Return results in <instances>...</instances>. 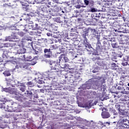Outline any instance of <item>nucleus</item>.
<instances>
[{
  "label": "nucleus",
  "instance_id": "nucleus-1",
  "mask_svg": "<svg viewBox=\"0 0 129 129\" xmlns=\"http://www.w3.org/2000/svg\"><path fill=\"white\" fill-rule=\"evenodd\" d=\"M104 77H105V76L103 75L101 77H98L97 79L98 80H96L95 79H90L85 84L82 85V87L84 89H93L95 86L99 87L100 86V85L99 84L100 82L101 83L105 82Z\"/></svg>",
  "mask_w": 129,
  "mask_h": 129
},
{
  "label": "nucleus",
  "instance_id": "nucleus-2",
  "mask_svg": "<svg viewBox=\"0 0 129 129\" xmlns=\"http://www.w3.org/2000/svg\"><path fill=\"white\" fill-rule=\"evenodd\" d=\"M0 108L2 109H5L6 111H8V112H20L21 109H20V106L19 104L14 102L12 106L9 107L8 108H6L5 106V103L1 102L0 103Z\"/></svg>",
  "mask_w": 129,
  "mask_h": 129
},
{
  "label": "nucleus",
  "instance_id": "nucleus-3",
  "mask_svg": "<svg viewBox=\"0 0 129 129\" xmlns=\"http://www.w3.org/2000/svg\"><path fill=\"white\" fill-rule=\"evenodd\" d=\"M88 30L86 28H85L84 30H83L82 37L83 38V45H84V48L87 51H89V49H91L92 46L91 44H90L88 41H87V38L86 36H88Z\"/></svg>",
  "mask_w": 129,
  "mask_h": 129
},
{
  "label": "nucleus",
  "instance_id": "nucleus-4",
  "mask_svg": "<svg viewBox=\"0 0 129 129\" xmlns=\"http://www.w3.org/2000/svg\"><path fill=\"white\" fill-rule=\"evenodd\" d=\"M85 7L87 6L88 12L90 13H95L97 12V9L94 8V1L92 0H84Z\"/></svg>",
  "mask_w": 129,
  "mask_h": 129
},
{
  "label": "nucleus",
  "instance_id": "nucleus-5",
  "mask_svg": "<svg viewBox=\"0 0 129 129\" xmlns=\"http://www.w3.org/2000/svg\"><path fill=\"white\" fill-rule=\"evenodd\" d=\"M119 129H126L129 128V120L127 119H121L116 124Z\"/></svg>",
  "mask_w": 129,
  "mask_h": 129
},
{
  "label": "nucleus",
  "instance_id": "nucleus-6",
  "mask_svg": "<svg viewBox=\"0 0 129 129\" xmlns=\"http://www.w3.org/2000/svg\"><path fill=\"white\" fill-rule=\"evenodd\" d=\"M34 93H37V90H35V89H31L29 90H27L26 91V92L24 93V94H23L24 98L22 97V95L21 94H19V95H20L21 98H22V101H22L24 99H32V97H33V96H34Z\"/></svg>",
  "mask_w": 129,
  "mask_h": 129
},
{
  "label": "nucleus",
  "instance_id": "nucleus-7",
  "mask_svg": "<svg viewBox=\"0 0 129 129\" xmlns=\"http://www.w3.org/2000/svg\"><path fill=\"white\" fill-rule=\"evenodd\" d=\"M2 91H5V92H10L11 94L14 95H13L14 98L17 100H18V101H22V100H23V98L21 97V95H20V94L15 91L12 92L9 88H3Z\"/></svg>",
  "mask_w": 129,
  "mask_h": 129
},
{
  "label": "nucleus",
  "instance_id": "nucleus-8",
  "mask_svg": "<svg viewBox=\"0 0 129 129\" xmlns=\"http://www.w3.org/2000/svg\"><path fill=\"white\" fill-rule=\"evenodd\" d=\"M48 63L51 66V70H53V72L56 73L57 74H61V70L58 69L57 63L55 60H49Z\"/></svg>",
  "mask_w": 129,
  "mask_h": 129
},
{
  "label": "nucleus",
  "instance_id": "nucleus-9",
  "mask_svg": "<svg viewBox=\"0 0 129 129\" xmlns=\"http://www.w3.org/2000/svg\"><path fill=\"white\" fill-rule=\"evenodd\" d=\"M37 76L38 77L37 79L38 83H39V84H43V83L44 82V81L43 80H46V78H47V77H49V75L47 73H45L42 75L39 74Z\"/></svg>",
  "mask_w": 129,
  "mask_h": 129
},
{
  "label": "nucleus",
  "instance_id": "nucleus-10",
  "mask_svg": "<svg viewBox=\"0 0 129 129\" xmlns=\"http://www.w3.org/2000/svg\"><path fill=\"white\" fill-rule=\"evenodd\" d=\"M9 116H8V115H6V117L7 118H9L11 117V118H13L15 120H18V119H22V116L23 115L22 114H14V113H9Z\"/></svg>",
  "mask_w": 129,
  "mask_h": 129
},
{
  "label": "nucleus",
  "instance_id": "nucleus-11",
  "mask_svg": "<svg viewBox=\"0 0 129 129\" xmlns=\"http://www.w3.org/2000/svg\"><path fill=\"white\" fill-rule=\"evenodd\" d=\"M50 89H51V90H55L57 91L58 90H61L62 89V87H61V85H60L59 83L54 82L53 83L51 84Z\"/></svg>",
  "mask_w": 129,
  "mask_h": 129
},
{
  "label": "nucleus",
  "instance_id": "nucleus-12",
  "mask_svg": "<svg viewBox=\"0 0 129 129\" xmlns=\"http://www.w3.org/2000/svg\"><path fill=\"white\" fill-rule=\"evenodd\" d=\"M118 113L120 119H123V118H125L126 116H128V112L126 110L121 109L118 111Z\"/></svg>",
  "mask_w": 129,
  "mask_h": 129
},
{
  "label": "nucleus",
  "instance_id": "nucleus-13",
  "mask_svg": "<svg viewBox=\"0 0 129 129\" xmlns=\"http://www.w3.org/2000/svg\"><path fill=\"white\" fill-rule=\"evenodd\" d=\"M28 63L22 62L18 63L15 66L16 69H19V68H21L24 70H25V69H28Z\"/></svg>",
  "mask_w": 129,
  "mask_h": 129
},
{
  "label": "nucleus",
  "instance_id": "nucleus-14",
  "mask_svg": "<svg viewBox=\"0 0 129 129\" xmlns=\"http://www.w3.org/2000/svg\"><path fill=\"white\" fill-rule=\"evenodd\" d=\"M2 101L6 102L7 105V107H5L6 108H9V107H12L11 105H13V104H14V102H13V100H9L7 98H4L2 100Z\"/></svg>",
  "mask_w": 129,
  "mask_h": 129
},
{
  "label": "nucleus",
  "instance_id": "nucleus-15",
  "mask_svg": "<svg viewBox=\"0 0 129 129\" xmlns=\"http://www.w3.org/2000/svg\"><path fill=\"white\" fill-rule=\"evenodd\" d=\"M23 46V41L19 40L18 41L17 43H13L12 47H14V49H19V48H22Z\"/></svg>",
  "mask_w": 129,
  "mask_h": 129
},
{
  "label": "nucleus",
  "instance_id": "nucleus-16",
  "mask_svg": "<svg viewBox=\"0 0 129 129\" xmlns=\"http://www.w3.org/2000/svg\"><path fill=\"white\" fill-rule=\"evenodd\" d=\"M44 56L45 58H51L52 55V51L50 50V48L47 49L45 48L44 49Z\"/></svg>",
  "mask_w": 129,
  "mask_h": 129
},
{
  "label": "nucleus",
  "instance_id": "nucleus-17",
  "mask_svg": "<svg viewBox=\"0 0 129 129\" xmlns=\"http://www.w3.org/2000/svg\"><path fill=\"white\" fill-rule=\"evenodd\" d=\"M115 32H118V33H124L125 34H129V28H123L122 29H115Z\"/></svg>",
  "mask_w": 129,
  "mask_h": 129
},
{
  "label": "nucleus",
  "instance_id": "nucleus-18",
  "mask_svg": "<svg viewBox=\"0 0 129 129\" xmlns=\"http://www.w3.org/2000/svg\"><path fill=\"white\" fill-rule=\"evenodd\" d=\"M96 51L97 52L96 53H93V55H98V52H102V46H101V44H96Z\"/></svg>",
  "mask_w": 129,
  "mask_h": 129
},
{
  "label": "nucleus",
  "instance_id": "nucleus-19",
  "mask_svg": "<svg viewBox=\"0 0 129 129\" xmlns=\"http://www.w3.org/2000/svg\"><path fill=\"white\" fill-rule=\"evenodd\" d=\"M9 53H10V52H8V51L4 50L3 51V55H2L3 58H7V59L10 58V59L13 58V59H15V57H14V56L10 57V55H9Z\"/></svg>",
  "mask_w": 129,
  "mask_h": 129
},
{
  "label": "nucleus",
  "instance_id": "nucleus-20",
  "mask_svg": "<svg viewBox=\"0 0 129 129\" xmlns=\"http://www.w3.org/2000/svg\"><path fill=\"white\" fill-rule=\"evenodd\" d=\"M104 78V81L105 82V78ZM103 83L100 82L99 83V84L100 85V86L98 87V88H100L101 91H103V92L105 91V89H106V84L103 85V83Z\"/></svg>",
  "mask_w": 129,
  "mask_h": 129
},
{
  "label": "nucleus",
  "instance_id": "nucleus-21",
  "mask_svg": "<svg viewBox=\"0 0 129 129\" xmlns=\"http://www.w3.org/2000/svg\"><path fill=\"white\" fill-rule=\"evenodd\" d=\"M101 116L103 118H108L110 117V114L107 111H103L101 113Z\"/></svg>",
  "mask_w": 129,
  "mask_h": 129
},
{
  "label": "nucleus",
  "instance_id": "nucleus-22",
  "mask_svg": "<svg viewBox=\"0 0 129 129\" xmlns=\"http://www.w3.org/2000/svg\"><path fill=\"white\" fill-rule=\"evenodd\" d=\"M64 78H66V79H67L68 81H69V82H70V83H73V82H74V80H73V79H74L73 75H70L68 77L65 76Z\"/></svg>",
  "mask_w": 129,
  "mask_h": 129
},
{
  "label": "nucleus",
  "instance_id": "nucleus-23",
  "mask_svg": "<svg viewBox=\"0 0 129 129\" xmlns=\"http://www.w3.org/2000/svg\"><path fill=\"white\" fill-rule=\"evenodd\" d=\"M23 57L25 61H33V60L35 59V57H33L31 55L27 56L26 55H24Z\"/></svg>",
  "mask_w": 129,
  "mask_h": 129
},
{
  "label": "nucleus",
  "instance_id": "nucleus-24",
  "mask_svg": "<svg viewBox=\"0 0 129 129\" xmlns=\"http://www.w3.org/2000/svg\"><path fill=\"white\" fill-rule=\"evenodd\" d=\"M117 89H118V90H121L120 92V93H122V94H126V91H125V89L124 88L123 86H118L117 88Z\"/></svg>",
  "mask_w": 129,
  "mask_h": 129
},
{
  "label": "nucleus",
  "instance_id": "nucleus-25",
  "mask_svg": "<svg viewBox=\"0 0 129 129\" xmlns=\"http://www.w3.org/2000/svg\"><path fill=\"white\" fill-rule=\"evenodd\" d=\"M7 84L8 86H12V87H14V81L13 80L9 79H6Z\"/></svg>",
  "mask_w": 129,
  "mask_h": 129
},
{
  "label": "nucleus",
  "instance_id": "nucleus-26",
  "mask_svg": "<svg viewBox=\"0 0 129 129\" xmlns=\"http://www.w3.org/2000/svg\"><path fill=\"white\" fill-rule=\"evenodd\" d=\"M26 53V49L23 47H20L17 49V54H25Z\"/></svg>",
  "mask_w": 129,
  "mask_h": 129
},
{
  "label": "nucleus",
  "instance_id": "nucleus-27",
  "mask_svg": "<svg viewBox=\"0 0 129 129\" xmlns=\"http://www.w3.org/2000/svg\"><path fill=\"white\" fill-rule=\"evenodd\" d=\"M52 7L54 8V10L55 12H57V13H58V12L60 11V9H61V7H60L58 4H53Z\"/></svg>",
  "mask_w": 129,
  "mask_h": 129
},
{
  "label": "nucleus",
  "instance_id": "nucleus-28",
  "mask_svg": "<svg viewBox=\"0 0 129 129\" xmlns=\"http://www.w3.org/2000/svg\"><path fill=\"white\" fill-rule=\"evenodd\" d=\"M112 4H113V2L112 1H107V2L105 3V6L108 9L109 7H111V6H112Z\"/></svg>",
  "mask_w": 129,
  "mask_h": 129
},
{
  "label": "nucleus",
  "instance_id": "nucleus-29",
  "mask_svg": "<svg viewBox=\"0 0 129 129\" xmlns=\"http://www.w3.org/2000/svg\"><path fill=\"white\" fill-rule=\"evenodd\" d=\"M117 67V64H116V63L114 62H112L111 63V68L112 69V70H116L117 69V68H116Z\"/></svg>",
  "mask_w": 129,
  "mask_h": 129
},
{
  "label": "nucleus",
  "instance_id": "nucleus-30",
  "mask_svg": "<svg viewBox=\"0 0 129 129\" xmlns=\"http://www.w3.org/2000/svg\"><path fill=\"white\" fill-rule=\"evenodd\" d=\"M11 36L12 37V39H18V36H17V32H12Z\"/></svg>",
  "mask_w": 129,
  "mask_h": 129
},
{
  "label": "nucleus",
  "instance_id": "nucleus-31",
  "mask_svg": "<svg viewBox=\"0 0 129 129\" xmlns=\"http://www.w3.org/2000/svg\"><path fill=\"white\" fill-rule=\"evenodd\" d=\"M13 38L12 37V36H7L6 37V39H5V42H8L9 41V42H13Z\"/></svg>",
  "mask_w": 129,
  "mask_h": 129
},
{
  "label": "nucleus",
  "instance_id": "nucleus-32",
  "mask_svg": "<svg viewBox=\"0 0 129 129\" xmlns=\"http://www.w3.org/2000/svg\"><path fill=\"white\" fill-rule=\"evenodd\" d=\"M22 6H23L24 9H25L26 10V11H28V10H29L30 9L29 8L30 6L27 3H23L22 4Z\"/></svg>",
  "mask_w": 129,
  "mask_h": 129
},
{
  "label": "nucleus",
  "instance_id": "nucleus-33",
  "mask_svg": "<svg viewBox=\"0 0 129 129\" xmlns=\"http://www.w3.org/2000/svg\"><path fill=\"white\" fill-rule=\"evenodd\" d=\"M41 31H39V30H36L35 31H31L30 32V33L32 35H38V34H41Z\"/></svg>",
  "mask_w": 129,
  "mask_h": 129
},
{
  "label": "nucleus",
  "instance_id": "nucleus-34",
  "mask_svg": "<svg viewBox=\"0 0 129 129\" xmlns=\"http://www.w3.org/2000/svg\"><path fill=\"white\" fill-rule=\"evenodd\" d=\"M29 27L30 25L29 24L25 25L24 26L23 31H25V32H28V31H29V29H30Z\"/></svg>",
  "mask_w": 129,
  "mask_h": 129
},
{
  "label": "nucleus",
  "instance_id": "nucleus-35",
  "mask_svg": "<svg viewBox=\"0 0 129 129\" xmlns=\"http://www.w3.org/2000/svg\"><path fill=\"white\" fill-rule=\"evenodd\" d=\"M95 64L98 66H102V65H103V62H102V61L99 59L96 62Z\"/></svg>",
  "mask_w": 129,
  "mask_h": 129
},
{
  "label": "nucleus",
  "instance_id": "nucleus-36",
  "mask_svg": "<svg viewBox=\"0 0 129 129\" xmlns=\"http://www.w3.org/2000/svg\"><path fill=\"white\" fill-rule=\"evenodd\" d=\"M65 57V54H61L58 57V60L60 61H64V58Z\"/></svg>",
  "mask_w": 129,
  "mask_h": 129
},
{
  "label": "nucleus",
  "instance_id": "nucleus-37",
  "mask_svg": "<svg viewBox=\"0 0 129 129\" xmlns=\"http://www.w3.org/2000/svg\"><path fill=\"white\" fill-rule=\"evenodd\" d=\"M38 24H35V25H31V27L32 30H36L38 29Z\"/></svg>",
  "mask_w": 129,
  "mask_h": 129
},
{
  "label": "nucleus",
  "instance_id": "nucleus-38",
  "mask_svg": "<svg viewBox=\"0 0 129 129\" xmlns=\"http://www.w3.org/2000/svg\"><path fill=\"white\" fill-rule=\"evenodd\" d=\"M52 38H55V39L59 38V35L57 34V33H53L52 35L51 36Z\"/></svg>",
  "mask_w": 129,
  "mask_h": 129
},
{
  "label": "nucleus",
  "instance_id": "nucleus-39",
  "mask_svg": "<svg viewBox=\"0 0 129 129\" xmlns=\"http://www.w3.org/2000/svg\"><path fill=\"white\" fill-rule=\"evenodd\" d=\"M54 22H56V23H59L60 24L61 22V20H60V17H56L54 18Z\"/></svg>",
  "mask_w": 129,
  "mask_h": 129
},
{
  "label": "nucleus",
  "instance_id": "nucleus-40",
  "mask_svg": "<svg viewBox=\"0 0 129 129\" xmlns=\"http://www.w3.org/2000/svg\"><path fill=\"white\" fill-rule=\"evenodd\" d=\"M26 86H23V87H19V89L21 91H22V92H25V91H26Z\"/></svg>",
  "mask_w": 129,
  "mask_h": 129
},
{
  "label": "nucleus",
  "instance_id": "nucleus-41",
  "mask_svg": "<svg viewBox=\"0 0 129 129\" xmlns=\"http://www.w3.org/2000/svg\"><path fill=\"white\" fill-rule=\"evenodd\" d=\"M3 74L5 76H11V73H10V71H6L3 73Z\"/></svg>",
  "mask_w": 129,
  "mask_h": 129
},
{
  "label": "nucleus",
  "instance_id": "nucleus-42",
  "mask_svg": "<svg viewBox=\"0 0 129 129\" xmlns=\"http://www.w3.org/2000/svg\"><path fill=\"white\" fill-rule=\"evenodd\" d=\"M75 7L76 9H81V8H86V6L84 5L81 6L80 5H76Z\"/></svg>",
  "mask_w": 129,
  "mask_h": 129
},
{
  "label": "nucleus",
  "instance_id": "nucleus-43",
  "mask_svg": "<svg viewBox=\"0 0 129 129\" xmlns=\"http://www.w3.org/2000/svg\"><path fill=\"white\" fill-rule=\"evenodd\" d=\"M61 23H63L64 24V25H66V24H67V23H68V21L67 20V19H66V18L65 17H63V18H62V20Z\"/></svg>",
  "mask_w": 129,
  "mask_h": 129
},
{
  "label": "nucleus",
  "instance_id": "nucleus-44",
  "mask_svg": "<svg viewBox=\"0 0 129 129\" xmlns=\"http://www.w3.org/2000/svg\"><path fill=\"white\" fill-rule=\"evenodd\" d=\"M115 108H116V109H117V110H118V111H119L120 110H121V109H120V105H119V104H116L115 105Z\"/></svg>",
  "mask_w": 129,
  "mask_h": 129
},
{
  "label": "nucleus",
  "instance_id": "nucleus-45",
  "mask_svg": "<svg viewBox=\"0 0 129 129\" xmlns=\"http://www.w3.org/2000/svg\"><path fill=\"white\" fill-rule=\"evenodd\" d=\"M18 84V86H20V87H23V86H25V84L21 83V82H19L16 81Z\"/></svg>",
  "mask_w": 129,
  "mask_h": 129
},
{
  "label": "nucleus",
  "instance_id": "nucleus-46",
  "mask_svg": "<svg viewBox=\"0 0 129 129\" xmlns=\"http://www.w3.org/2000/svg\"><path fill=\"white\" fill-rule=\"evenodd\" d=\"M27 85H28L29 87H34V84L32 82H27Z\"/></svg>",
  "mask_w": 129,
  "mask_h": 129
},
{
  "label": "nucleus",
  "instance_id": "nucleus-47",
  "mask_svg": "<svg viewBox=\"0 0 129 129\" xmlns=\"http://www.w3.org/2000/svg\"><path fill=\"white\" fill-rule=\"evenodd\" d=\"M119 85L123 86V85H124V80H120L119 83Z\"/></svg>",
  "mask_w": 129,
  "mask_h": 129
},
{
  "label": "nucleus",
  "instance_id": "nucleus-48",
  "mask_svg": "<svg viewBox=\"0 0 129 129\" xmlns=\"http://www.w3.org/2000/svg\"><path fill=\"white\" fill-rule=\"evenodd\" d=\"M10 30H12V31H19V29L16 26H12L10 27Z\"/></svg>",
  "mask_w": 129,
  "mask_h": 129
},
{
  "label": "nucleus",
  "instance_id": "nucleus-49",
  "mask_svg": "<svg viewBox=\"0 0 129 129\" xmlns=\"http://www.w3.org/2000/svg\"><path fill=\"white\" fill-rule=\"evenodd\" d=\"M98 60H100V57H99L98 56H97V57H93L92 58V60L93 61H98Z\"/></svg>",
  "mask_w": 129,
  "mask_h": 129
},
{
  "label": "nucleus",
  "instance_id": "nucleus-50",
  "mask_svg": "<svg viewBox=\"0 0 129 129\" xmlns=\"http://www.w3.org/2000/svg\"><path fill=\"white\" fill-rule=\"evenodd\" d=\"M18 34L20 36V37H24L25 33L24 32L20 31L18 32Z\"/></svg>",
  "mask_w": 129,
  "mask_h": 129
},
{
  "label": "nucleus",
  "instance_id": "nucleus-51",
  "mask_svg": "<svg viewBox=\"0 0 129 129\" xmlns=\"http://www.w3.org/2000/svg\"><path fill=\"white\" fill-rule=\"evenodd\" d=\"M117 57H119L120 58H121L122 56H123V54L120 52H119L117 54H116Z\"/></svg>",
  "mask_w": 129,
  "mask_h": 129
},
{
  "label": "nucleus",
  "instance_id": "nucleus-52",
  "mask_svg": "<svg viewBox=\"0 0 129 129\" xmlns=\"http://www.w3.org/2000/svg\"><path fill=\"white\" fill-rule=\"evenodd\" d=\"M24 1L25 2H26L27 3H28V4H31L32 5H34L35 4V3L32 1V0H24Z\"/></svg>",
  "mask_w": 129,
  "mask_h": 129
},
{
  "label": "nucleus",
  "instance_id": "nucleus-53",
  "mask_svg": "<svg viewBox=\"0 0 129 129\" xmlns=\"http://www.w3.org/2000/svg\"><path fill=\"white\" fill-rule=\"evenodd\" d=\"M55 49H56V46H55L54 45H52L50 46L49 49H50V51L51 50H55Z\"/></svg>",
  "mask_w": 129,
  "mask_h": 129
},
{
  "label": "nucleus",
  "instance_id": "nucleus-54",
  "mask_svg": "<svg viewBox=\"0 0 129 129\" xmlns=\"http://www.w3.org/2000/svg\"><path fill=\"white\" fill-rule=\"evenodd\" d=\"M0 127L1 128H6L7 127V125L5 124H0Z\"/></svg>",
  "mask_w": 129,
  "mask_h": 129
},
{
  "label": "nucleus",
  "instance_id": "nucleus-55",
  "mask_svg": "<svg viewBox=\"0 0 129 129\" xmlns=\"http://www.w3.org/2000/svg\"><path fill=\"white\" fill-rule=\"evenodd\" d=\"M106 11H107V8H106V7L103 6L102 8L101 12H106Z\"/></svg>",
  "mask_w": 129,
  "mask_h": 129
},
{
  "label": "nucleus",
  "instance_id": "nucleus-56",
  "mask_svg": "<svg viewBox=\"0 0 129 129\" xmlns=\"http://www.w3.org/2000/svg\"><path fill=\"white\" fill-rule=\"evenodd\" d=\"M47 36H48V37H52V35H53V33H52V32H48L47 34H46Z\"/></svg>",
  "mask_w": 129,
  "mask_h": 129
},
{
  "label": "nucleus",
  "instance_id": "nucleus-57",
  "mask_svg": "<svg viewBox=\"0 0 129 129\" xmlns=\"http://www.w3.org/2000/svg\"><path fill=\"white\" fill-rule=\"evenodd\" d=\"M112 47H113V48H118L119 47L118 45H117V43L112 44Z\"/></svg>",
  "mask_w": 129,
  "mask_h": 129
},
{
  "label": "nucleus",
  "instance_id": "nucleus-58",
  "mask_svg": "<svg viewBox=\"0 0 129 129\" xmlns=\"http://www.w3.org/2000/svg\"><path fill=\"white\" fill-rule=\"evenodd\" d=\"M67 83V79L65 78L64 80H62V81L61 82L62 84H66Z\"/></svg>",
  "mask_w": 129,
  "mask_h": 129
},
{
  "label": "nucleus",
  "instance_id": "nucleus-59",
  "mask_svg": "<svg viewBox=\"0 0 129 129\" xmlns=\"http://www.w3.org/2000/svg\"><path fill=\"white\" fill-rule=\"evenodd\" d=\"M59 115L60 116H65V113L63 111H60L59 113Z\"/></svg>",
  "mask_w": 129,
  "mask_h": 129
},
{
  "label": "nucleus",
  "instance_id": "nucleus-60",
  "mask_svg": "<svg viewBox=\"0 0 129 129\" xmlns=\"http://www.w3.org/2000/svg\"><path fill=\"white\" fill-rule=\"evenodd\" d=\"M64 61L66 62H68V61H69V59H68V57H67V56H66L65 55H64Z\"/></svg>",
  "mask_w": 129,
  "mask_h": 129
},
{
  "label": "nucleus",
  "instance_id": "nucleus-61",
  "mask_svg": "<svg viewBox=\"0 0 129 129\" xmlns=\"http://www.w3.org/2000/svg\"><path fill=\"white\" fill-rule=\"evenodd\" d=\"M61 43V39L56 38L55 40V43Z\"/></svg>",
  "mask_w": 129,
  "mask_h": 129
},
{
  "label": "nucleus",
  "instance_id": "nucleus-62",
  "mask_svg": "<svg viewBox=\"0 0 129 129\" xmlns=\"http://www.w3.org/2000/svg\"><path fill=\"white\" fill-rule=\"evenodd\" d=\"M93 73H97L98 72V70L97 69H95L92 71Z\"/></svg>",
  "mask_w": 129,
  "mask_h": 129
},
{
  "label": "nucleus",
  "instance_id": "nucleus-63",
  "mask_svg": "<svg viewBox=\"0 0 129 129\" xmlns=\"http://www.w3.org/2000/svg\"><path fill=\"white\" fill-rule=\"evenodd\" d=\"M109 111H110L112 113L113 112H114L115 111V110L112 108H110L109 109Z\"/></svg>",
  "mask_w": 129,
  "mask_h": 129
},
{
  "label": "nucleus",
  "instance_id": "nucleus-64",
  "mask_svg": "<svg viewBox=\"0 0 129 129\" xmlns=\"http://www.w3.org/2000/svg\"><path fill=\"white\" fill-rule=\"evenodd\" d=\"M127 64H128L127 61L123 62L122 63V66H126Z\"/></svg>",
  "mask_w": 129,
  "mask_h": 129
}]
</instances>
